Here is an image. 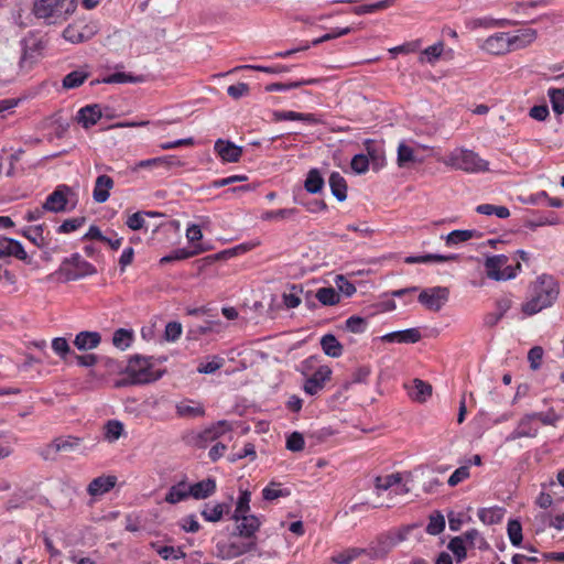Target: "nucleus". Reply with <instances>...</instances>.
I'll return each mask as SVG.
<instances>
[{
    "label": "nucleus",
    "instance_id": "obj_13",
    "mask_svg": "<svg viewBox=\"0 0 564 564\" xmlns=\"http://www.w3.org/2000/svg\"><path fill=\"white\" fill-rule=\"evenodd\" d=\"M72 188L68 185L61 184L46 197L43 203V209L52 213H63L67 210L68 195Z\"/></svg>",
    "mask_w": 564,
    "mask_h": 564
},
{
    "label": "nucleus",
    "instance_id": "obj_59",
    "mask_svg": "<svg viewBox=\"0 0 564 564\" xmlns=\"http://www.w3.org/2000/svg\"><path fill=\"white\" fill-rule=\"evenodd\" d=\"M52 349L64 361L67 360L68 356H73V354H74V351H72L67 340L64 337H56V338H54L52 340Z\"/></svg>",
    "mask_w": 564,
    "mask_h": 564
},
{
    "label": "nucleus",
    "instance_id": "obj_50",
    "mask_svg": "<svg viewBox=\"0 0 564 564\" xmlns=\"http://www.w3.org/2000/svg\"><path fill=\"white\" fill-rule=\"evenodd\" d=\"M447 549L453 552L457 563L463 562L467 557V549L463 536H454L449 540Z\"/></svg>",
    "mask_w": 564,
    "mask_h": 564
},
{
    "label": "nucleus",
    "instance_id": "obj_31",
    "mask_svg": "<svg viewBox=\"0 0 564 564\" xmlns=\"http://www.w3.org/2000/svg\"><path fill=\"white\" fill-rule=\"evenodd\" d=\"M101 341V335L98 332L83 330L74 339V345L78 350H90L96 348Z\"/></svg>",
    "mask_w": 564,
    "mask_h": 564
},
{
    "label": "nucleus",
    "instance_id": "obj_26",
    "mask_svg": "<svg viewBox=\"0 0 564 564\" xmlns=\"http://www.w3.org/2000/svg\"><path fill=\"white\" fill-rule=\"evenodd\" d=\"M113 180L109 175H99L95 182L93 199L98 204L107 202L110 197V189L113 187Z\"/></svg>",
    "mask_w": 564,
    "mask_h": 564
},
{
    "label": "nucleus",
    "instance_id": "obj_18",
    "mask_svg": "<svg viewBox=\"0 0 564 564\" xmlns=\"http://www.w3.org/2000/svg\"><path fill=\"white\" fill-rule=\"evenodd\" d=\"M217 549L219 551V556L224 560H229L234 557L241 556L246 553L252 552L257 550L256 541H248L246 543H229V544H217Z\"/></svg>",
    "mask_w": 564,
    "mask_h": 564
},
{
    "label": "nucleus",
    "instance_id": "obj_45",
    "mask_svg": "<svg viewBox=\"0 0 564 564\" xmlns=\"http://www.w3.org/2000/svg\"><path fill=\"white\" fill-rule=\"evenodd\" d=\"M301 192V189H299ZM293 200L295 204L304 206L310 213L326 212L328 209L327 204L323 199L304 200L301 193H294Z\"/></svg>",
    "mask_w": 564,
    "mask_h": 564
},
{
    "label": "nucleus",
    "instance_id": "obj_54",
    "mask_svg": "<svg viewBox=\"0 0 564 564\" xmlns=\"http://www.w3.org/2000/svg\"><path fill=\"white\" fill-rule=\"evenodd\" d=\"M552 109L556 115L564 113V88H550L547 90Z\"/></svg>",
    "mask_w": 564,
    "mask_h": 564
},
{
    "label": "nucleus",
    "instance_id": "obj_38",
    "mask_svg": "<svg viewBox=\"0 0 564 564\" xmlns=\"http://www.w3.org/2000/svg\"><path fill=\"white\" fill-rule=\"evenodd\" d=\"M321 347L324 354L332 358H338L343 355L344 347L333 334H326L321 338Z\"/></svg>",
    "mask_w": 564,
    "mask_h": 564
},
{
    "label": "nucleus",
    "instance_id": "obj_6",
    "mask_svg": "<svg viewBox=\"0 0 564 564\" xmlns=\"http://www.w3.org/2000/svg\"><path fill=\"white\" fill-rule=\"evenodd\" d=\"M449 164L466 172L488 171L489 163L471 150H455L449 155Z\"/></svg>",
    "mask_w": 564,
    "mask_h": 564
},
{
    "label": "nucleus",
    "instance_id": "obj_5",
    "mask_svg": "<svg viewBox=\"0 0 564 564\" xmlns=\"http://www.w3.org/2000/svg\"><path fill=\"white\" fill-rule=\"evenodd\" d=\"M532 43V37H477L478 46L491 55H503L524 48Z\"/></svg>",
    "mask_w": 564,
    "mask_h": 564
},
{
    "label": "nucleus",
    "instance_id": "obj_35",
    "mask_svg": "<svg viewBox=\"0 0 564 564\" xmlns=\"http://www.w3.org/2000/svg\"><path fill=\"white\" fill-rule=\"evenodd\" d=\"M482 234L476 229H456L447 234L445 237L442 236V238L445 239V243L448 247L458 245L460 242L468 241L473 238H481Z\"/></svg>",
    "mask_w": 564,
    "mask_h": 564
},
{
    "label": "nucleus",
    "instance_id": "obj_53",
    "mask_svg": "<svg viewBox=\"0 0 564 564\" xmlns=\"http://www.w3.org/2000/svg\"><path fill=\"white\" fill-rule=\"evenodd\" d=\"M445 529V518L440 511H434L430 518L425 531L431 535H437Z\"/></svg>",
    "mask_w": 564,
    "mask_h": 564
},
{
    "label": "nucleus",
    "instance_id": "obj_56",
    "mask_svg": "<svg viewBox=\"0 0 564 564\" xmlns=\"http://www.w3.org/2000/svg\"><path fill=\"white\" fill-rule=\"evenodd\" d=\"M536 420L534 412L525 414L518 423V429L523 433L524 437H535L538 435V427L532 425V421Z\"/></svg>",
    "mask_w": 564,
    "mask_h": 564
},
{
    "label": "nucleus",
    "instance_id": "obj_33",
    "mask_svg": "<svg viewBox=\"0 0 564 564\" xmlns=\"http://www.w3.org/2000/svg\"><path fill=\"white\" fill-rule=\"evenodd\" d=\"M561 406H550L547 411L534 412L536 420L543 425L555 426L564 417V401H558Z\"/></svg>",
    "mask_w": 564,
    "mask_h": 564
},
{
    "label": "nucleus",
    "instance_id": "obj_23",
    "mask_svg": "<svg viewBox=\"0 0 564 564\" xmlns=\"http://www.w3.org/2000/svg\"><path fill=\"white\" fill-rule=\"evenodd\" d=\"M175 413L178 417L195 419L203 417L206 411L200 402L194 400H184L176 403Z\"/></svg>",
    "mask_w": 564,
    "mask_h": 564
},
{
    "label": "nucleus",
    "instance_id": "obj_17",
    "mask_svg": "<svg viewBox=\"0 0 564 564\" xmlns=\"http://www.w3.org/2000/svg\"><path fill=\"white\" fill-rule=\"evenodd\" d=\"M46 225L39 224L21 229L20 234L40 249H48L51 245L50 231L45 235Z\"/></svg>",
    "mask_w": 564,
    "mask_h": 564
},
{
    "label": "nucleus",
    "instance_id": "obj_37",
    "mask_svg": "<svg viewBox=\"0 0 564 564\" xmlns=\"http://www.w3.org/2000/svg\"><path fill=\"white\" fill-rule=\"evenodd\" d=\"M330 192L338 202L347 199V182L339 172H332L328 178Z\"/></svg>",
    "mask_w": 564,
    "mask_h": 564
},
{
    "label": "nucleus",
    "instance_id": "obj_30",
    "mask_svg": "<svg viewBox=\"0 0 564 564\" xmlns=\"http://www.w3.org/2000/svg\"><path fill=\"white\" fill-rule=\"evenodd\" d=\"M303 187L312 195L322 193L325 187V180L322 172L316 167L311 169L306 174Z\"/></svg>",
    "mask_w": 564,
    "mask_h": 564
},
{
    "label": "nucleus",
    "instance_id": "obj_24",
    "mask_svg": "<svg viewBox=\"0 0 564 564\" xmlns=\"http://www.w3.org/2000/svg\"><path fill=\"white\" fill-rule=\"evenodd\" d=\"M509 258L506 254L488 256L485 260V270L489 279L495 281L503 280L501 268L506 265Z\"/></svg>",
    "mask_w": 564,
    "mask_h": 564
},
{
    "label": "nucleus",
    "instance_id": "obj_49",
    "mask_svg": "<svg viewBox=\"0 0 564 564\" xmlns=\"http://www.w3.org/2000/svg\"><path fill=\"white\" fill-rule=\"evenodd\" d=\"M367 326L368 319L366 317L352 315L346 319L343 329L354 334H362L366 332Z\"/></svg>",
    "mask_w": 564,
    "mask_h": 564
},
{
    "label": "nucleus",
    "instance_id": "obj_51",
    "mask_svg": "<svg viewBox=\"0 0 564 564\" xmlns=\"http://www.w3.org/2000/svg\"><path fill=\"white\" fill-rule=\"evenodd\" d=\"M510 543L518 547L522 544V525L518 519H510L507 527Z\"/></svg>",
    "mask_w": 564,
    "mask_h": 564
},
{
    "label": "nucleus",
    "instance_id": "obj_16",
    "mask_svg": "<svg viewBox=\"0 0 564 564\" xmlns=\"http://www.w3.org/2000/svg\"><path fill=\"white\" fill-rule=\"evenodd\" d=\"M330 377L332 369L326 365L319 366L314 373L305 380L303 390L310 395H315L324 388L325 382L330 380Z\"/></svg>",
    "mask_w": 564,
    "mask_h": 564
},
{
    "label": "nucleus",
    "instance_id": "obj_43",
    "mask_svg": "<svg viewBox=\"0 0 564 564\" xmlns=\"http://www.w3.org/2000/svg\"><path fill=\"white\" fill-rule=\"evenodd\" d=\"M315 297L325 306L336 305L340 301L339 293L333 286L319 288L315 293Z\"/></svg>",
    "mask_w": 564,
    "mask_h": 564
},
{
    "label": "nucleus",
    "instance_id": "obj_1",
    "mask_svg": "<svg viewBox=\"0 0 564 564\" xmlns=\"http://www.w3.org/2000/svg\"><path fill=\"white\" fill-rule=\"evenodd\" d=\"M153 356L133 355L129 358L128 365L121 373L126 375L115 382L116 388L128 386L148 384L158 381L166 372L165 369H153Z\"/></svg>",
    "mask_w": 564,
    "mask_h": 564
},
{
    "label": "nucleus",
    "instance_id": "obj_55",
    "mask_svg": "<svg viewBox=\"0 0 564 564\" xmlns=\"http://www.w3.org/2000/svg\"><path fill=\"white\" fill-rule=\"evenodd\" d=\"M393 2H394V0H380L377 2L368 3V4L358 6L354 9V11L356 14H359V15L373 13V12L389 8Z\"/></svg>",
    "mask_w": 564,
    "mask_h": 564
},
{
    "label": "nucleus",
    "instance_id": "obj_22",
    "mask_svg": "<svg viewBox=\"0 0 564 564\" xmlns=\"http://www.w3.org/2000/svg\"><path fill=\"white\" fill-rule=\"evenodd\" d=\"M422 338L419 328H408L403 330H395L381 336L384 343H400V344H415Z\"/></svg>",
    "mask_w": 564,
    "mask_h": 564
},
{
    "label": "nucleus",
    "instance_id": "obj_20",
    "mask_svg": "<svg viewBox=\"0 0 564 564\" xmlns=\"http://www.w3.org/2000/svg\"><path fill=\"white\" fill-rule=\"evenodd\" d=\"M102 117L101 107L99 104H91L80 108L75 117L76 121L88 129L95 126Z\"/></svg>",
    "mask_w": 564,
    "mask_h": 564
},
{
    "label": "nucleus",
    "instance_id": "obj_32",
    "mask_svg": "<svg viewBox=\"0 0 564 564\" xmlns=\"http://www.w3.org/2000/svg\"><path fill=\"white\" fill-rule=\"evenodd\" d=\"M459 256L456 253L451 254H441V253H426L423 256H409L404 259V262L408 264L415 263H432V262H449V261H458Z\"/></svg>",
    "mask_w": 564,
    "mask_h": 564
},
{
    "label": "nucleus",
    "instance_id": "obj_14",
    "mask_svg": "<svg viewBox=\"0 0 564 564\" xmlns=\"http://www.w3.org/2000/svg\"><path fill=\"white\" fill-rule=\"evenodd\" d=\"M465 28L467 32L489 31L492 29H505L513 22L508 19H494L490 17L466 18Z\"/></svg>",
    "mask_w": 564,
    "mask_h": 564
},
{
    "label": "nucleus",
    "instance_id": "obj_52",
    "mask_svg": "<svg viewBox=\"0 0 564 564\" xmlns=\"http://www.w3.org/2000/svg\"><path fill=\"white\" fill-rule=\"evenodd\" d=\"M123 433V424L118 420H109L104 426V437L108 442H115Z\"/></svg>",
    "mask_w": 564,
    "mask_h": 564
},
{
    "label": "nucleus",
    "instance_id": "obj_8",
    "mask_svg": "<svg viewBox=\"0 0 564 564\" xmlns=\"http://www.w3.org/2000/svg\"><path fill=\"white\" fill-rule=\"evenodd\" d=\"M22 54L20 57V66L21 67H31L35 64L42 56L43 51L46 47V42H44L41 37H22L20 41Z\"/></svg>",
    "mask_w": 564,
    "mask_h": 564
},
{
    "label": "nucleus",
    "instance_id": "obj_47",
    "mask_svg": "<svg viewBox=\"0 0 564 564\" xmlns=\"http://www.w3.org/2000/svg\"><path fill=\"white\" fill-rule=\"evenodd\" d=\"M89 74L83 70H73L68 73L62 82L63 88L65 89H74L84 84V82L88 78Z\"/></svg>",
    "mask_w": 564,
    "mask_h": 564
},
{
    "label": "nucleus",
    "instance_id": "obj_19",
    "mask_svg": "<svg viewBox=\"0 0 564 564\" xmlns=\"http://www.w3.org/2000/svg\"><path fill=\"white\" fill-rule=\"evenodd\" d=\"M117 480L113 475L98 476L88 484L87 494L91 497L102 496L115 488Z\"/></svg>",
    "mask_w": 564,
    "mask_h": 564
},
{
    "label": "nucleus",
    "instance_id": "obj_40",
    "mask_svg": "<svg viewBox=\"0 0 564 564\" xmlns=\"http://www.w3.org/2000/svg\"><path fill=\"white\" fill-rule=\"evenodd\" d=\"M250 500L251 492L248 489H240L239 497L236 502V508L234 512L230 514L229 519L232 521H238L239 516L249 514L250 511Z\"/></svg>",
    "mask_w": 564,
    "mask_h": 564
},
{
    "label": "nucleus",
    "instance_id": "obj_42",
    "mask_svg": "<svg viewBox=\"0 0 564 564\" xmlns=\"http://www.w3.org/2000/svg\"><path fill=\"white\" fill-rule=\"evenodd\" d=\"M318 78L301 79L290 83H272L265 86V91H285L294 88H300L305 85H314L319 83Z\"/></svg>",
    "mask_w": 564,
    "mask_h": 564
},
{
    "label": "nucleus",
    "instance_id": "obj_27",
    "mask_svg": "<svg viewBox=\"0 0 564 564\" xmlns=\"http://www.w3.org/2000/svg\"><path fill=\"white\" fill-rule=\"evenodd\" d=\"M365 149L367 151V156L369 159V164L371 163L373 171L381 170L386 164L384 151L381 147H378L372 139H366L364 141Z\"/></svg>",
    "mask_w": 564,
    "mask_h": 564
},
{
    "label": "nucleus",
    "instance_id": "obj_28",
    "mask_svg": "<svg viewBox=\"0 0 564 564\" xmlns=\"http://www.w3.org/2000/svg\"><path fill=\"white\" fill-rule=\"evenodd\" d=\"M231 505L227 502H217L213 507L209 503H205L204 508L200 511V516L207 522H218L220 521L225 514H230Z\"/></svg>",
    "mask_w": 564,
    "mask_h": 564
},
{
    "label": "nucleus",
    "instance_id": "obj_39",
    "mask_svg": "<svg viewBox=\"0 0 564 564\" xmlns=\"http://www.w3.org/2000/svg\"><path fill=\"white\" fill-rule=\"evenodd\" d=\"M506 513L502 507L480 508L477 512L479 520L488 525L500 523Z\"/></svg>",
    "mask_w": 564,
    "mask_h": 564
},
{
    "label": "nucleus",
    "instance_id": "obj_34",
    "mask_svg": "<svg viewBox=\"0 0 564 564\" xmlns=\"http://www.w3.org/2000/svg\"><path fill=\"white\" fill-rule=\"evenodd\" d=\"M408 394L413 401L425 402L432 395V386L421 379H414L412 386L408 388Z\"/></svg>",
    "mask_w": 564,
    "mask_h": 564
},
{
    "label": "nucleus",
    "instance_id": "obj_58",
    "mask_svg": "<svg viewBox=\"0 0 564 564\" xmlns=\"http://www.w3.org/2000/svg\"><path fill=\"white\" fill-rule=\"evenodd\" d=\"M97 33L95 25L84 24L83 22L69 25L63 33V35H95Z\"/></svg>",
    "mask_w": 564,
    "mask_h": 564
},
{
    "label": "nucleus",
    "instance_id": "obj_4",
    "mask_svg": "<svg viewBox=\"0 0 564 564\" xmlns=\"http://www.w3.org/2000/svg\"><path fill=\"white\" fill-rule=\"evenodd\" d=\"M96 273V267L84 260L78 252H75L62 260L59 268L55 271L54 274L62 275L63 282H70L94 275Z\"/></svg>",
    "mask_w": 564,
    "mask_h": 564
},
{
    "label": "nucleus",
    "instance_id": "obj_29",
    "mask_svg": "<svg viewBox=\"0 0 564 564\" xmlns=\"http://www.w3.org/2000/svg\"><path fill=\"white\" fill-rule=\"evenodd\" d=\"M208 248L204 247L203 245H195L194 248L187 249V248H178L173 250L171 253L162 257L160 259V264H166L171 263L173 261H180L185 260L188 258H192L194 256H197L204 251H206Z\"/></svg>",
    "mask_w": 564,
    "mask_h": 564
},
{
    "label": "nucleus",
    "instance_id": "obj_48",
    "mask_svg": "<svg viewBox=\"0 0 564 564\" xmlns=\"http://www.w3.org/2000/svg\"><path fill=\"white\" fill-rule=\"evenodd\" d=\"M444 51V43L438 41L433 45L427 46L421 52L420 61L434 64L442 55Z\"/></svg>",
    "mask_w": 564,
    "mask_h": 564
},
{
    "label": "nucleus",
    "instance_id": "obj_11",
    "mask_svg": "<svg viewBox=\"0 0 564 564\" xmlns=\"http://www.w3.org/2000/svg\"><path fill=\"white\" fill-rule=\"evenodd\" d=\"M397 542L398 540L391 533H382L362 551L370 560H381L397 545Z\"/></svg>",
    "mask_w": 564,
    "mask_h": 564
},
{
    "label": "nucleus",
    "instance_id": "obj_2",
    "mask_svg": "<svg viewBox=\"0 0 564 564\" xmlns=\"http://www.w3.org/2000/svg\"><path fill=\"white\" fill-rule=\"evenodd\" d=\"M560 293L558 284L552 275L542 274L533 286V296L522 305V312L529 316L550 307Z\"/></svg>",
    "mask_w": 564,
    "mask_h": 564
},
{
    "label": "nucleus",
    "instance_id": "obj_9",
    "mask_svg": "<svg viewBox=\"0 0 564 564\" xmlns=\"http://www.w3.org/2000/svg\"><path fill=\"white\" fill-rule=\"evenodd\" d=\"M231 430V425L226 420H220L210 426L206 427L202 432L191 437V444L197 448H205L207 445L218 437L224 435L226 432Z\"/></svg>",
    "mask_w": 564,
    "mask_h": 564
},
{
    "label": "nucleus",
    "instance_id": "obj_62",
    "mask_svg": "<svg viewBox=\"0 0 564 564\" xmlns=\"http://www.w3.org/2000/svg\"><path fill=\"white\" fill-rule=\"evenodd\" d=\"M401 475L399 473L390 474L386 477L377 476L375 479V487L378 490H388L394 485L401 481Z\"/></svg>",
    "mask_w": 564,
    "mask_h": 564
},
{
    "label": "nucleus",
    "instance_id": "obj_3",
    "mask_svg": "<svg viewBox=\"0 0 564 564\" xmlns=\"http://www.w3.org/2000/svg\"><path fill=\"white\" fill-rule=\"evenodd\" d=\"M33 13L46 24H56L74 13V6L65 0H35Z\"/></svg>",
    "mask_w": 564,
    "mask_h": 564
},
{
    "label": "nucleus",
    "instance_id": "obj_63",
    "mask_svg": "<svg viewBox=\"0 0 564 564\" xmlns=\"http://www.w3.org/2000/svg\"><path fill=\"white\" fill-rule=\"evenodd\" d=\"M369 165V159L364 153L355 154L350 161L351 170L358 175L367 173Z\"/></svg>",
    "mask_w": 564,
    "mask_h": 564
},
{
    "label": "nucleus",
    "instance_id": "obj_64",
    "mask_svg": "<svg viewBox=\"0 0 564 564\" xmlns=\"http://www.w3.org/2000/svg\"><path fill=\"white\" fill-rule=\"evenodd\" d=\"M86 223V217H76L64 220L56 229L58 234H69L79 229Z\"/></svg>",
    "mask_w": 564,
    "mask_h": 564
},
{
    "label": "nucleus",
    "instance_id": "obj_41",
    "mask_svg": "<svg viewBox=\"0 0 564 564\" xmlns=\"http://www.w3.org/2000/svg\"><path fill=\"white\" fill-rule=\"evenodd\" d=\"M145 80L144 75H133L131 73L116 72L102 78V84H138Z\"/></svg>",
    "mask_w": 564,
    "mask_h": 564
},
{
    "label": "nucleus",
    "instance_id": "obj_25",
    "mask_svg": "<svg viewBox=\"0 0 564 564\" xmlns=\"http://www.w3.org/2000/svg\"><path fill=\"white\" fill-rule=\"evenodd\" d=\"M273 121H304L310 124H317L321 122L314 113L296 112L292 110H274L272 112Z\"/></svg>",
    "mask_w": 564,
    "mask_h": 564
},
{
    "label": "nucleus",
    "instance_id": "obj_57",
    "mask_svg": "<svg viewBox=\"0 0 564 564\" xmlns=\"http://www.w3.org/2000/svg\"><path fill=\"white\" fill-rule=\"evenodd\" d=\"M364 554L362 549L351 547L333 556V561L337 564H350L354 560Z\"/></svg>",
    "mask_w": 564,
    "mask_h": 564
},
{
    "label": "nucleus",
    "instance_id": "obj_10",
    "mask_svg": "<svg viewBox=\"0 0 564 564\" xmlns=\"http://www.w3.org/2000/svg\"><path fill=\"white\" fill-rule=\"evenodd\" d=\"M236 525L231 532V536H239L248 541H256V533L261 528V520L254 514H242L239 516L238 521H235Z\"/></svg>",
    "mask_w": 564,
    "mask_h": 564
},
{
    "label": "nucleus",
    "instance_id": "obj_15",
    "mask_svg": "<svg viewBox=\"0 0 564 564\" xmlns=\"http://www.w3.org/2000/svg\"><path fill=\"white\" fill-rule=\"evenodd\" d=\"M214 151L223 162L237 163L240 161L243 149L230 140L217 139L214 144Z\"/></svg>",
    "mask_w": 564,
    "mask_h": 564
},
{
    "label": "nucleus",
    "instance_id": "obj_60",
    "mask_svg": "<svg viewBox=\"0 0 564 564\" xmlns=\"http://www.w3.org/2000/svg\"><path fill=\"white\" fill-rule=\"evenodd\" d=\"M8 243L10 245L9 257H14L18 260H21L28 264L31 263L30 257L28 256L23 245L19 240L11 238V240L8 241Z\"/></svg>",
    "mask_w": 564,
    "mask_h": 564
},
{
    "label": "nucleus",
    "instance_id": "obj_7",
    "mask_svg": "<svg viewBox=\"0 0 564 564\" xmlns=\"http://www.w3.org/2000/svg\"><path fill=\"white\" fill-rule=\"evenodd\" d=\"M449 299V289L446 286H433L423 289L417 301L426 310L432 312H440Z\"/></svg>",
    "mask_w": 564,
    "mask_h": 564
},
{
    "label": "nucleus",
    "instance_id": "obj_36",
    "mask_svg": "<svg viewBox=\"0 0 564 564\" xmlns=\"http://www.w3.org/2000/svg\"><path fill=\"white\" fill-rule=\"evenodd\" d=\"M188 484L186 478L182 479L177 484L170 487L167 490L164 500L171 505H176L181 501H184L191 497L188 494Z\"/></svg>",
    "mask_w": 564,
    "mask_h": 564
},
{
    "label": "nucleus",
    "instance_id": "obj_61",
    "mask_svg": "<svg viewBox=\"0 0 564 564\" xmlns=\"http://www.w3.org/2000/svg\"><path fill=\"white\" fill-rule=\"evenodd\" d=\"M560 223V219L557 217V215L555 213H549L547 216H540L538 219L535 220H532V219H529V220H525V224L524 226L527 228H530L532 230H534L535 228L540 227V226H546V225H557Z\"/></svg>",
    "mask_w": 564,
    "mask_h": 564
},
{
    "label": "nucleus",
    "instance_id": "obj_12",
    "mask_svg": "<svg viewBox=\"0 0 564 564\" xmlns=\"http://www.w3.org/2000/svg\"><path fill=\"white\" fill-rule=\"evenodd\" d=\"M82 443V438L76 436L56 437L41 453L45 460L54 459L59 452H74Z\"/></svg>",
    "mask_w": 564,
    "mask_h": 564
},
{
    "label": "nucleus",
    "instance_id": "obj_44",
    "mask_svg": "<svg viewBox=\"0 0 564 564\" xmlns=\"http://www.w3.org/2000/svg\"><path fill=\"white\" fill-rule=\"evenodd\" d=\"M280 486V482L274 480L270 481V484L262 490V498L267 501H272L278 498L289 497L291 495V490L289 488H278Z\"/></svg>",
    "mask_w": 564,
    "mask_h": 564
},
{
    "label": "nucleus",
    "instance_id": "obj_46",
    "mask_svg": "<svg viewBox=\"0 0 564 564\" xmlns=\"http://www.w3.org/2000/svg\"><path fill=\"white\" fill-rule=\"evenodd\" d=\"M132 341H133V330L132 329L119 328L113 333L112 344L121 350H124L128 347H130Z\"/></svg>",
    "mask_w": 564,
    "mask_h": 564
},
{
    "label": "nucleus",
    "instance_id": "obj_21",
    "mask_svg": "<svg viewBox=\"0 0 564 564\" xmlns=\"http://www.w3.org/2000/svg\"><path fill=\"white\" fill-rule=\"evenodd\" d=\"M188 494L196 500L207 499L216 492L217 484L213 477L205 478L198 482L188 484Z\"/></svg>",
    "mask_w": 564,
    "mask_h": 564
}]
</instances>
